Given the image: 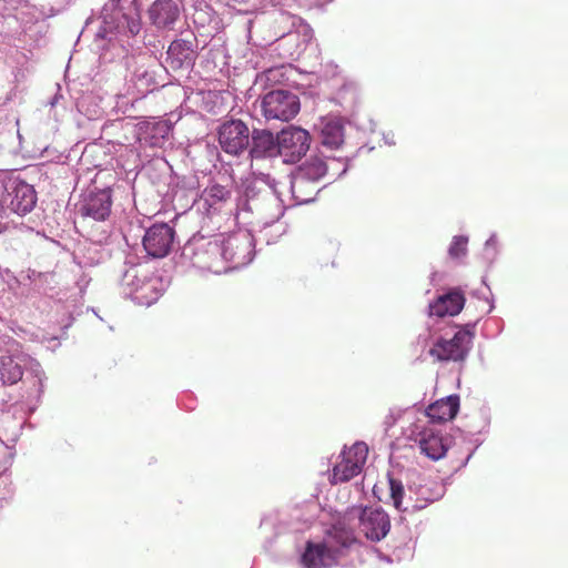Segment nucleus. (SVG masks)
I'll return each mask as SVG.
<instances>
[{
	"mask_svg": "<svg viewBox=\"0 0 568 568\" xmlns=\"http://www.w3.org/2000/svg\"><path fill=\"white\" fill-rule=\"evenodd\" d=\"M475 337V324L462 326L452 338L439 337L428 354L435 362H464Z\"/></svg>",
	"mask_w": 568,
	"mask_h": 568,
	"instance_id": "1",
	"label": "nucleus"
},
{
	"mask_svg": "<svg viewBox=\"0 0 568 568\" xmlns=\"http://www.w3.org/2000/svg\"><path fill=\"white\" fill-rule=\"evenodd\" d=\"M333 163H335L334 159L326 162L322 156L313 155L298 168L292 181V193L297 202L307 203L313 200L316 187L314 185L308 187L310 182H317L324 178Z\"/></svg>",
	"mask_w": 568,
	"mask_h": 568,
	"instance_id": "2",
	"label": "nucleus"
},
{
	"mask_svg": "<svg viewBox=\"0 0 568 568\" xmlns=\"http://www.w3.org/2000/svg\"><path fill=\"white\" fill-rule=\"evenodd\" d=\"M368 456V447L363 442H357L345 448L339 455V462L335 464L329 475V483L338 485L347 483L361 474Z\"/></svg>",
	"mask_w": 568,
	"mask_h": 568,
	"instance_id": "3",
	"label": "nucleus"
},
{
	"mask_svg": "<svg viewBox=\"0 0 568 568\" xmlns=\"http://www.w3.org/2000/svg\"><path fill=\"white\" fill-rule=\"evenodd\" d=\"M298 97L286 90H274L262 100L263 114L267 120L290 121L300 112Z\"/></svg>",
	"mask_w": 568,
	"mask_h": 568,
	"instance_id": "4",
	"label": "nucleus"
},
{
	"mask_svg": "<svg viewBox=\"0 0 568 568\" xmlns=\"http://www.w3.org/2000/svg\"><path fill=\"white\" fill-rule=\"evenodd\" d=\"M311 135L300 126H287L277 134V153L286 163L298 162L308 151Z\"/></svg>",
	"mask_w": 568,
	"mask_h": 568,
	"instance_id": "5",
	"label": "nucleus"
},
{
	"mask_svg": "<svg viewBox=\"0 0 568 568\" xmlns=\"http://www.w3.org/2000/svg\"><path fill=\"white\" fill-rule=\"evenodd\" d=\"M175 239V231L166 223H155L143 236L142 244L149 256L162 258L169 255Z\"/></svg>",
	"mask_w": 568,
	"mask_h": 568,
	"instance_id": "6",
	"label": "nucleus"
},
{
	"mask_svg": "<svg viewBox=\"0 0 568 568\" xmlns=\"http://www.w3.org/2000/svg\"><path fill=\"white\" fill-rule=\"evenodd\" d=\"M111 18L120 33L136 36L141 30V17L136 0H115Z\"/></svg>",
	"mask_w": 568,
	"mask_h": 568,
	"instance_id": "7",
	"label": "nucleus"
},
{
	"mask_svg": "<svg viewBox=\"0 0 568 568\" xmlns=\"http://www.w3.org/2000/svg\"><path fill=\"white\" fill-rule=\"evenodd\" d=\"M219 142L226 153L237 155L248 146V128L241 120L227 121L219 130Z\"/></svg>",
	"mask_w": 568,
	"mask_h": 568,
	"instance_id": "8",
	"label": "nucleus"
},
{
	"mask_svg": "<svg viewBox=\"0 0 568 568\" xmlns=\"http://www.w3.org/2000/svg\"><path fill=\"white\" fill-rule=\"evenodd\" d=\"M342 555L337 547L326 541L317 544L307 541L302 562L306 568H329L337 564Z\"/></svg>",
	"mask_w": 568,
	"mask_h": 568,
	"instance_id": "9",
	"label": "nucleus"
},
{
	"mask_svg": "<svg viewBox=\"0 0 568 568\" xmlns=\"http://www.w3.org/2000/svg\"><path fill=\"white\" fill-rule=\"evenodd\" d=\"M359 528L367 539L379 541L388 534L390 520L381 508H365L359 517Z\"/></svg>",
	"mask_w": 568,
	"mask_h": 568,
	"instance_id": "10",
	"label": "nucleus"
},
{
	"mask_svg": "<svg viewBox=\"0 0 568 568\" xmlns=\"http://www.w3.org/2000/svg\"><path fill=\"white\" fill-rule=\"evenodd\" d=\"M466 303L465 293L459 287H454L446 293L438 295L429 304V315L443 318L445 316L458 315Z\"/></svg>",
	"mask_w": 568,
	"mask_h": 568,
	"instance_id": "11",
	"label": "nucleus"
},
{
	"mask_svg": "<svg viewBox=\"0 0 568 568\" xmlns=\"http://www.w3.org/2000/svg\"><path fill=\"white\" fill-rule=\"evenodd\" d=\"M112 195L110 190H100L88 194L81 206L80 214L95 221H104L111 212Z\"/></svg>",
	"mask_w": 568,
	"mask_h": 568,
	"instance_id": "12",
	"label": "nucleus"
},
{
	"mask_svg": "<svg viewBox=\"0 0 568 568\" xmlns=\"http://www.w3.org/2000/svg\"><path fill=\"white\" fill-rule=\"evenodd\" d=\"M148 16L158 29H172L180 17V8L174 0H155L150 6Z\"/></svg>",
	"mask_w": 568,
	"mask_h": 568,
	"instance_id": "13",
	"label": "nucleus"
},
{
	"mask_svg": "<svg viewBox=\"0 0 568 568\" xmlns=\"http://www.w3.org/2000/svg\"><path fill=\"white\" fill-rule=\"evenodd\" d=\"M166 54V61L172 69L190 67L194 59L193 43L184 39L174 40L169 45Z\"/></svg>",
	"mask_w": 568,
	"mask_h": 568,
	"instance_id": "14",
	"label": "nucleus"
},
{
	"mask_svg": "<svg viewBox=\"0 0 568 568\" xmlns=\"http://www.w3.org/2000/svg\"><path fill=\"white\" fill-rule=\"evenodd\" d=\"M459 409V397L452 395L430 404L427 409V416L436 423H443L453 419Z\"/></svg>",
	"mask_w": 568,
	"mask_h": 568,
	"instance_id": "15",
	"label": "nucleus"
},
{
	"mask_svg": "<svg viewBox=\"0 0 568 568\" xmlns=\"http://www.w3.org/2000/svg\"><path fill=\"white\" fill-rule=\"evenodd\" d=\"M420 452L432 460H439L447 453V445L444 438L432 429H425L420 433L418 440Z\"/></svg>",
	"mask_w": 568,
	"mask_h": 568,
	"instance_id": "16",
	"label": "nucleus"
},
{
	"mask_svg": "<svg viewBox=\"0 0 568 568\" xmlns=\"http://www.w3.org/2000/svg\"><path fill=\"white\" fill-rule=\"evenodd\" d=\"M37 203V194L32 185L20 182L13 190L11 206L14 212L24 215L32 211Z\"/></svg>",
	"mask_w": 568,
	"mask_h": 568,
	"instance_id": "17",
	"label": "nucleus"
},
{
	"mask_svg": "<svg viewBox=\"0 0 568 568\" xmlns=\"http://www.w3.org/2000/svg\"><path fill=\"white\" fill-rule=\"evenodd\" d=\"M251 155L253 158L275 156L277 153V136L268 131H254L252 135Z\"/></svg>",
	"mask_w": 568,
	"mask_h": 568,
	"instance_id": "18",
	"label": "nucleus"
},
{
	"mask_svg": "<svg viewBox=\"0 0 568 568\" xmlns=\"http://www.w3.org/2000/svg\"><path fill=\"white\" fill-rule=\"evenodd\" d=\"M231 197V191L223 185L212 184L204 189L202 193V201L209 213L216 211L221 205L227 202Z\"/></svg>",
	"mask_w": 568,
	"mask_h": 568,
	"instance_id": "19",
	"label": "nucleus"
},
{
	"mask_svg": "<svg viewBox=\"0 0 568 568\" xmlns=\"http://www.w3.org/2000/svg\"><path fill=\"white\" fill-rule=\"evenodd\" d=\"M322 144L329 149H337L344 141V128L337 121H327L321 132Z\"/></svg>",
	"mask_w": 568,
	"mask_h": 568,
	"instance_id": "20",
	"label": "nucleus"
},
{
	"mask_svg": "<svg viewBox=\"0 0 568 568\" xmlns=\"http://www.w3.org/2000/svg\"><path fill=\"white\" fill-rule=\"evenodd\" d=\"M0 375L3 383L16 384L23 376L21 364L11 355L0 358Z\"/></svg>",
	"mask_w": 568,
	"mask_h": 568,
	"instance_id": "21",
	"label": "nucleus"
},
{
	"mask_svg": "<svg viewBox=\"0 0 568 568\" xmlns=\"http://www.w3.org/2000/svg\"><path fill=\"white\" fill-rule=\"evenodd\" d=\"M327 536H328V539L325 541L333 545L334 547H337L341 551L343 548H349L356 540L353 531H351L344 527H337V526H334L327 532Z\"/></svg>",
	"mask_w": 568,
	"mask_h": 568,
	"instance_id": "22",
	"label": "nucleus"
},
{
	"mask_svg": "<svg viewBox=\"0 0 568 568\" xmlns=\"http://www.w3.org/2000/svg\"><path fill=\"white\" fill-rule=\"evenodd\" d=\"M204 253L209 255L207 260H204L200 253L196 254L197 262L201 263V266L207 271L219 272L220 245L216 242H210Z\"/></svg>",
	"mask_w": 568,
	"mask_h": 568,
	"instance_id": "23",
	"label": "nucleus"
},
{
	"mask_svg": "<svg viewBox=\"0 0 568 568\" xmlns=\"http://www.w3.org/2000/svg\"><path fill=\"white\" fill-rule=\"evenodd\" d=\"M468 239L465 236H455L450 243L448 253L452 258H460L467 253Z\"/></svg>",
	"mask_w": 568,
	"mask_h": 568,
	"instance_id": "24",
	"label": "nucleus"
},
{
	"mask_svg": "<svg viewBox=\"0 0 568 568\" xmlns=\"http://www.w3.org/2000/svg\"><path fill=\"white\" fill-rule=\"evenodd\" d=\"M248 196V205H250V210H256V211H261L263 207V204H266V205H276L278 206L277 204V200L270 193V192H266L264 195H262L261 197L258 195H253V196Z\"/></svg>",
	"mask_w": 568,
	"mask_h": 568,
	"instance_id": "25",
	"label": "nucleus"
},
{
	"mask_svg": "<svg viewBox=\"0 0 568 568\" xmlns=\"http://www.w3.org/2000/svg\"><path fill=\"white\" fill-rule=\"evenodd\" d=\"M390 498L396 509H402V499L404 496V487L399 480L394 478L389 479Z\"/></svg>",
	"mask_w": 568,
	"mask_h": 568,
	"instance_id": "26",
	"label": "nucleus"
},
{
	"mask_svg": "<svg viewBox=\"0 0 568 568\" xmlns=\"http://www.w3.org/2000/svg\"><path fill=\"white\" fill-rule=\"evenodd\" d=\"M227 1V4L231 6V7H236V6H246V4H250L253 0H226Z\"/></svg>",
	"mask_w": 568,
	"mask_h": 568,
	"instance_id": "27",
	"label": "nucleus"
}]
</instances>
